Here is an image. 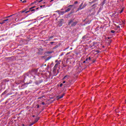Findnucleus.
I'll return each mask as SVG.
<instances>
[{"instance_id":"nucleus-18","label":"nucleus","mask_w":126,"mask_h":126,"mask_svg":"<svg viewBox=\"0 0 126 126\" xmlns=\"http://www.w3.org/2000/svg\"><path fill=\"white\" fill-rule=\"evenodd\" d=\"M26 10H27L26 9H25V10H23L22 11H20L19 12V13H23L25 12V11H26Z\"/></svg>"},{"instance_id":"nucleus-30","label":"nucleus","mask_w":126,"mask_h":126,"mask_svg":"<svg viewBox=\"0 0 126 126\" xmlns=\"http://www.w3.org/2000/svg\"><path fill=\"white\" fill-rule=\"evenodd\" d=\"M111 32L114 34V33H116V31H115L114 30H112V31H111Z\"/></svg>"},{"instance_id":"nucleus-58","label":"nucleus","mask_w":126,"mask_h":126,"mask_svg":"<svg viewBox=\"0 0 126 126\" xmlns=\"http://www.w3.org/2000/svg\"><path fill=\"white\" fill-rule=\"evenodd\" d=\"M43 3H46V2H43Z\"/></svg>"},{"instance_id":"nucleus-55","label":"nucleus","mask_w":126,"mask_h":126,"mask_svg":"<svg viewBox=\"0 0 126 126\" xmlns=\"http://www.w3.org/2000/svg\"><path fill=\"white\" fill-rule=\"evenodd\" d=\"M67 49H68V48H65V50H67Z\"/></svg>"},{"instance_id":"nucleus-59","label":"nucleus","mask_w":126,"mask_h":126,"mask_svg":"<svg viewBox=\"0 0 126 126\" xmlns=\"http://www.w3.org/2000/svg\"><path fill=\"white\" fill-rule=\"evenodd\" d=\"M53 0H51V1H53Z\"/></svg>"},{"instance_id":"nucleus-3","label":"nucleus","mask_w":126,"mask_h":126,"mask_svg":"<svg viewBox=\"0 0 126 126\" xmlns=\"http://www.w3.org/2000/svg\"><path fill=\"white\" fill-rule=\"evenodd\" d=\"M58 73H59V69H53V74L54 76H57L58 75Z\"/></svg>"},{"instance_id":"nucleus-33","label":"nucleus","mask_w":126,"mask_h":126,"mask_svg":"<svg viewBox=\"0 0 126 126\" xmlns=\"http://www.w3.org/2000/svg\"><path fill=\"white\" fill-rule=\"evenodd\" d=\"M77 3H78V1H75L74 2V4H77Z\"/></svg>"},{"instance_id":"nucleus-61","label":"nucleus","mask_w":126,"mask_h":126,"mask_svg":"<svg viewBox=\"0 0 126 126\" xmlns=\"http://www.w3.org/2000/svg\"><path fill=\"white\" fill-rule=\"evenodd\" d=\"M95 62V61H93V63H94Z\"/></svg>"},{"instance_id":"nucleus-31","label":"nucleus","mask_w":126,"mask_h":126,"mask_svg":"<svg viewBox=\"0 0 126 126\" xmlns=\"http://www.w3.org/2000/svg\"><path fill=\"white\" fill-rule=\"evenodd\" d=\"M42 7H46V5H41L40 8H42Z\"/></svg>"},{"instance_id":"nucleus-37","label":"nucleus","mask_w":126,"mask_h":126,"mask_svg":"<svg viewBox=\"0 0 126 126\" xmlns=\"http://www.w3.org/2000/svg\"><path fill=\"white\" fill-rule=\"evenodd\" d=\"M36 106H37V109H39V108H40V105H36Z\"/></svg>"},{"instance_id":"nucleus-19","label":"nucleus","mask_w":126,"mask_h":126,"mask_svg":"<svg viewBox=\"0 0 126 126\" xmlns=\"http://www.w3.org/2000/svg\"><path fill=\"white\" fill-rule=\"evenodd\" d=\"M125 9V7H123L121 10L120 11V13H122L124 11V10Z\"/></svg>"},{"instance_id":"nucleus-39","label":"nucleus","mask_w":126,"mask_h":126,"mask_svg":"<svg viewBox=\"0 0 126 126\" xmlns=\"http://www.w3.org/2000/svg\"><path fill=\"white\" fill-rule=\"evenodd\" d=\"M63 84L66 83V82L65 81H64L63 82Z\"/></svg>"},{"instance_id":"nucleus-60","label":"nucleus","mask_w":126,"mask_h":126,"mask_svg":"<svg viewBox=\"0 0 126 126\" xmlns=\"http://www.w3.org/2000/svg\"><path fill=\"white\" fill-rule=\"evenodd\" d=\"M71 50H72V48H71Z\"/></svg>"},{"instance_id":"nucleus-4","label":"nucleus","mask_w":126,"mask_h":126,"mask_svg":"<svg viewBox=\"0 0 126 126\" xmlns=\"http://www.w3.org/2000/svg\"><path fill=\"white\" fill-rule=\"evenodd\" d=\"M35 7H36V6H35L32 7L31 8H30L29 11H28L26 12V13H29L32 12V11H35V10H36L33 9V8H35Z\"/></svg>"},{"instance_id":"nucleus-8","label":"nucleus","mask_w":126,"mask_h":126,"mask_svg":"<svg viewBox=\"0 0 126 126\" xmlns=\"http://www.w3.org/2000/svg\"><path fill=\"white\" fill-rule=\"evenodd\" d=\"M85 61H86V63H89V62H91V57H89L88 58H86Z\"/></svg>"},{"instance_id":"nucleus-22","label":"nucleus","mask_w":126,"mask_h":126,"mask_svg":"<svg viewBox=\"0 0 126 126\" xmlns=\"http://www.w3.org/2000/svg\"><path fill=\"white\" fill-rule=\"evenodd\" d=\"M47 54H52L53 53V51H47L46 52Z\"/></svg>"},{"instance_id":"nucleus-50","label":"nucleus","mask_w":126,"mask_h":126,"mask_svg":"<svg viewBox=\"0 0 126 126\" xmlns=\"http://www.w3.org/2000/svg\"><path fill=\"white\" fill-rule=\"evenodd\" d=\"M0 24H3V23H0Z\"/></svg>"},{"instance_id":"nucleus-34","label":"nucleus","mask_w":126,"mask_h":126,"mask_svg":"<svg viewBox=\"0 0 126 126\" xmlns=\"http://www.w3.org/2000/svg\"><path fill=\"white\" fill-rule=\"evenodd\" d=\"M117 29H120V28H121V27H120V26H117Z\"/></svg>"},{"instance_id":"nucleus-25","label":"nucleus","mask_w":126,"mask_h":126,"mask_svg":"<svg viewBox=\"0 0 126 126\" xmlns=\"http://www.w3.org/2000/svg\"><path fill=\"white\" fill-rule=\"evenodd\" d=\"M7 93V92L6 91H5L1 95H4V94H6Z\"/></svg>"},{"instance_id":"nucleus-1","label":"nucleus","mask_w":126,"mask_h":126,"mask_svg":"<svg viewBox=\"0 0 126 126\" xmlns=\"http://www.w3.org/2000/svg\"><path fill=\"white\" fill-rule=\"evenodd\" d=\"M38 72V69H32L31 70L29 71V73L25 74L23 75L24 81H25V79L27 76L29 77H31V75L33 76V75L35 74H37Z\"/></svg>"},{"instance_id":"nucleus-20","label":"nucleus","mask_w":126,"mask_h":126,"mask_svg":"<svg viewBox=\"0 0 126 126\" xmlns=\"http://www.w3.org/2000/svg\"><path fill=\"white\" fill-rule=\"evenodd\" d=\"M83 40H85V39H87V36L86 35L82 37Z\"/></svg>"},{"instance_id":"nucleus-27","label":"nucleus","mask_w":126,"mask_h":126,"mask_svg":"<svg viewBox=\"0 0 126 126\" xmlns=\"http://www.w3.org/2000/svg\"><path fill=\"white\" fill-rule=\"evenodd\" d=\"M56 64H57V65H59V64H61V61L58 62V63H56Z\"/></svg>"},{"instance_id":"nucleus-10","label":"nucleus","mask_w":126,"mask_h":126,"mask_svg":"<svg viewBox=\"0 0 126 126\" xmlns=\"http://www.w3.org/2000/svg\"><path fill=\"white\" fill-rule=\"evenodd\" d=\"M39 119H40L39 117H37L36 118H35L34 122H33V123H34V124H36V123H37Z\"/></svg>"},{"instance_id":"nucleus-12","label":"nucleus","mask_w":126,"mask_h":126,"mask_svg":"<svg viewBox=\"0 0 126 126\" xmlns=\"http://www.w3.org/2000/svg\"><path fill=\"white\" fill-rule=\"evenodd\" d=\"M64 13H65V12H64V11H60L59 13L60 15H63V14H64Z\"/></svg>"},{"instance_id":"nucleus-51","label":"nucleus","mask_w":126,"mask_h":126,"mask_svg":"<svg viewBox=\"0 0 126 126\" xmlns=\"http://www.w3.org/2000/svg\"><path fill=\"white\" fill-rule=\"evenodd\" d=\"M110 43H111L112 42V40H109Z\"/></svg>"},{"instance_id":"nucleus-54","label":"nucleus","mask_w":126,"mask_h":126,"mask_svg":"<svg viewBox=\"0 0 126 126\" xmlns=\"http://www.w3.org/2000/svg\"><path fill=\"white\" fill-rule=\"evenodd\" d=\"M22 126H25V125L24 124H23Z\"/></svg>"},{"instance_id":"nucleus-6","label":"nucleus","mask_w":126,"mask_h":126,"mask_svg":"<svg viewBox=\"0 0 126 126\" xmlns=\"http://www.w3.org/2000/svg\"><path fill=\"white\" fill-rule=\"evenodd\" d=\"M83 2H82L81 4L79 5V7L78 8L77 11L79 10H81V9H83Z\"/></svg>"},{"instance_id":"nucleus-46","label":"nucleus","mask_w":126,"mask_h":126,"mask_svg":"<svg viewBox=\"0 0 126 126\" xmlns=\"http://www.w3.org/2000/svg\"><path fill=\"white\" fill-rule=\"evenodd\" d=\"M94 3V1H92V3Z\"/></svg>"},{"instance_id":"nucleus-13","label":"nucleus","mask_w":126,"mask_h":126,"mask_svg":"<svg viewBox=\"0 0 126 126\" xmlns=\"http://www.w3.org/2000/svg\"><path fill=\"white\" fill-rule=\"evenodd\" d=\"M58 66H59V65H57V64H56L53 68V69H57Z\"/></svg>"},{"instance_id":"nucleus-53","label":"nucleus","mask_w":126,"mask_h":126,"mask_svg":"<svg viewBox=\"0 0 126 126\" xmlns=\"http://www.w3.org/2000/svg\"><path fill=\"white\" fill-rule=\"evenodd\" d=\"M23 0H20V1H22L23 2Z\"/></svg>"},{"instance_id":"nucleus-45","label":"nucleus","mask_w":126,"mask_h":126,"mask_svg":"<svg viewBox=\"0 0 126 126\" xmlns=\"http://www.w3.org/2000/svg\"><path fill=\"white\" fill-rule=\"evenodd\" d=\"M41 98H42V97H39L38 98V99H41Z\"/></svg>"},{"instance_id":"nucleus-43","label":"nucleus","mask_w":126,"mask_h":126,"mask_svg":"<svg viewBox=\"0 0 126 126\" xmlns=\"http://www.w3.org/2000/svg\"><path fill=\"white\" fill-rule=\"evenodd\" d=\"M36 10H38L39 9V7H37L36 8Z\"/></svg>"},{"instance_id":"nucleus-9","label":"nucleus","mask_w":126,"mask_h":126,"mask_svg":"<svg viewBox=\"0 0 126 126\" xmlns=\"http://www.w3.org/2000/svg\"><path fill=\"white\" fill-rule=\"evenodd\" d=\"M63 19H61L60 21H59V25H60V26H63Z\"/></svg>"},{"instance_id":"nucleus-23","label":"nucleus","mask_w":126,"mask_h":126,"mask_svg":"<svg viewBox=\"0 0 126 126\" xmlns=\"http://www.w3.org/2000/svg\"><path fill=\"white\" fill-rule=\"evenodd\" d=\"M31 83H32V81H30L29 82H27V83H26V84L28 85V84H30Z\"/></svg>"},{"instance_id":"nucleus-29","label":"nucleus","mask_w":126,"mask_h":126,"mask_svg":"<svg viewBox=\"0 0 126 126\" xmlns=\"http://www.w3.org/2000/svg\"><path fill=\"white\" fill-rule=\"evenodd\" d=\"M54 36H49V39H54Z\"/></svg>"},{"instance_id":"nucleus-41","label":"nucleus","mask_w":126,"mask_h":126,"mask_svg":"<svg viewBox=\"0 0 126 126\" xmlns=\"http://www.w3.org/2000/svg\"><path fill=\"white\" fill-rule=\"evenodd\" d=\"M112 37H107V39H111Z\"/></svg>"},{"instance_id":"nucleus-49","label":"nucleus","mask_w":126,"mask_h":126,"mask_svg":"<svg viewBox=\"0 0 126 126\" xmlns=\"http://www.w3.org/2000/svg\"><path fill=\"white\" fill-rule=\"evenodd\" d=\"M92 6H95V4L93 5Z\"/></svg>"},{"instance_id":"nucleus-28","label":"nucleus","mask_w":126,"mask_h":126,"mask_svg":"<svg viewBox=\"0 0 126 126\" xmlns=\"http://www.w3.org/2000/svg\"><path fill=\"white\" fill-rule=\"evenodd\" d=\"M35 123L34 122H32V123H31V124H30L29 125V126H33V125H34Z\"/></svg>"},{"instance_id":"nucleus-52","label":"nucleus","mask_w":126,"mask_h":126,"mask_svg":"<svg viewBox=\"0 0 126 126\" xmlns=\"http://www.w3.org/2000/svg\"><path fill=\"white\" fill-rule=\"evenodd\" d=\"M34 117H35V115H33V116H32V117H33V118H34Z\"/></svg>"},{"instance_id":"nucleus-40","label":"nucleus","mask_w":126,"mask_h":126,"mask_svg":"<svg viewBox=\"0 0 126 126\" xmlns=\"http://www.w3.org/2000/svg\"><path fill=\"white\" fill-rule=\"evenodd\" d=\"M41 104H42V105H45V102H42L41 103Z\"/></svg>"},{"instance_id":"nucleus-32","label":"nucleus","mask_w":126,"mask_h":126,"mask_svg":"<svg viewBox=\"0 0 126 126\" xmlns=\"http://www.w3.org/2000/svg\"><path fill=\"white\" fill-rule=\"evenodd\" d=\"M3 21L4 22L5 21H10L9 20V19H6V20H4Z\"/></svg>"},{"instance_id":"nucleus-14","label":"nucleus","mask_w":126,"mask_h":126,"mask_svg":"<svg viewBox=\"0 0 126 126\" xmlns=\"http://www.w3.org/2000/svg\"><path fill=\"white\" fill-rule=\"evenodd\" d=\"M106 2H107V0H104L103 2L101 3L102 5H104V4H105V3H106Z\"/></svg>"},{"instance_id":"nucleus-24","label":"nucleus","mask_w":126,"mask_h":126,"mask_svg":"<svg viewBox=\"0 0 126 126\" xmlns=\"http://www.w3.org/2000/svg\"><path fill=\"white\" fill-rule=\"evenodd\" d=\"M96 44V42H93V43H92V46L93 47H95V45Z\"/></svg>"},{"instance_id":"nucleus-26","label":"nucleus","mask_w":126,"mask_h":126,"mask_svg":"<svg viewBox=\"0 0 126 126\" xmlns=\"http://www.w3.org/2000/svg\"><path fill=\"white\" fill-rule=\"evenodd\" d=\"M86 5H87L86 3H84V4H83V9L86 6Z\"/></svg>"},{"instance_id":"nucleus-57","label":"nucleus","mask_w":126,"mask_h":126,"mask_svg":"<svg viewBox=\"0 0 126 126\" xmlns=\"http://www.w3.org/2000/svg\"><path fill=\"white\" fill-rule=\"evenodd\" d=\"M59 10H58V11H57V12H59Z\"/></svg>"},{"instance_id":"nucleus-62","label":"nucleus","mask_w":126,"mask_h":126,"mask_svg":"<svg viewBox=\"0 0 126 126\" xmlns=\"http://www.w3.org/2000/svg\"><path fill=\"white\" fill-rule=\"evenodd\" d=\"M33 77L35 78V76H33Z\"/></svg>"},{"instance_id":"nucleus-48","label":"nucleus","mask_w":126,"mask_h":126,"mask_svg":"<svg viewBox=\"0 0 126 126\" xmlns=\"http://www.w3.org/2000/svg\"><path fill=\"white\" fill-rule=\"evenodd\" d=\"M60 56H63V54H62Z\"/></svg>"},{"instance_id":"nucleus-36","label":"nucleus","mask_w":126,"mask_h":126,"mask_svg":"<svg viewBox=\"0 0 126 126\" xmlns=\"http://www.w3.org/2000/svg\"><path fill=\"white\" fill-rule=\"evenodd\" d=\"M26 0H24L23 1V3H25V2H26Z\"/></svg>"},{"instance_id":"nucleus-21","label":"nucleus","mask_w":126,"mask_h":126,"mask_svg":"<svg viewBox=\"0 0 126 126\" xmlns=\"http://www.w3.org/2000/svg\"><path fill=\"white\" fill-rule=\"evenodd\" d=\"M16 14L10 15V16H7V17H6V18H8L9 17H11V16H13V15H16Z\"/></svg>"},{"instance_id":"nucleus-63","label":"nucleus","mask_w":126,"mask_h":126,"mask_svg":"<svg viewBox=\"0 0 126 126\" xmlns=\"http://www.w3.org/2000/svg\"><path fill=\"white\" fill-rule=\"evenodd\" d=\"M125 102H126V100H125Z\"/></svg>"},{"instance_id":"nucleus-35","label":"nucleus","mask_w":126,"mask_h":126,"mask_svg":"<svg viewBox=\"0 0 126 126\" xmlns=\"http://www.w3.org/2000/svg\"><path fill=\"white\" fill-rule=\"evenodd\" d=\"M50 44H51V45H53V44H54V43H55V42L52 41V42H50Z\"/></svg>"},{"instance_id":"nucleus-42","label":"nucleus","mask_w":126,"mask_h":126,"mask_svg":"<svg viewBox=\"0 0 126 126\" xmlns=\"http://www.w3.org/2000/svg\"><path fill=\"white\" fill-rule=\"evenodd\" d=\"M58 62H59V61H58V60H56V61H55V63H58Z\"/></svg>"},{"instance_id":"nucleus-44","label":"nucleus","mask_w":126,"mask_h":126,"mask_svg":"<svg viewBox=\"0 0 126 126\" xmlns=\"http://www.w3.org/2000/svg\"><path fill=\"white\" fill-rule=\"evenodd\" d=\"M96 0H94L93 1H94V2H96Z\"/></svg>"},{"instance_id":"nucleus-47","label":"nucleus","mask_w":126,"mask_h":126,"mask_svg":"<svg viewBox=\"0 0 126 126\" xmlns=\"http://www.w3.org/2000/svg\"><path fill=\"white\" fill-rule=\"evenodd\" d=\"M97 53H99V50L96 51Z\"/></svg>"},{"instance_id":"nucleus-56","label":"nucleus","mask_w":126,"mask_h":126,"mask_svg":"<svg viewBox=\"0 0 126 126\" xmlns=\"http://www.w3.org/2000/svg\"><path fill=\"white\" fill-rule=\"evenodd\" d=\"M30 25H31V24H29V26H30Z\"/></svg>"},{"instance_id":"nucleus-17","label":"nucleus","mask_w":126,"mask_h":126,"mask_svg":"<svg viewBox=\"0 0 126 126\" xmlns=\"http://www.w3.org/2000/svg\"><path fill=\"white\" fill-rule=\"evenodd\" d=\"M52 58L51 56H49L48 58H47L45 60V61H49L50 59H51Z\"/></svg>"},{"instance_id":"nucleus-16","label":"nucleus","mask_w":126,"mask_h":126,"mask_svg":"<svg viewBox=\"0 0 126 126\" xmlns=\"http://www.w3.org/2000/svg\"><path fill=\"white\" fill-rule=\"evenodd\" d=\"M83 63H85V65L86 66H87V64H86V63H86V60H85L84 61H83V62L82 63V64H83Z\"/></svg>"},{"instance_id":"nucleus-7","label":"nucleus","mask_w":126,"mask_h":126,"mask_svg":"<svg viewBox=\"0 0 126 126\" xmlns=\"http://www.w3.org/2000/svg\"><path fill=\"white\" fill-rule=\"evenodd\" d=\"M63 96H64V94H63L61 96V95H58L57 96V99L58 100H60V99H62L63 98Z\"/></svg>"},{"instance_id":"nucleus-2","label":"nucleus","mask_w":126,"mask_h":126,"mask_svg":"<svg viewBox=\"0 0 126 126\" xmlns=\"http://www.w3.org/2000/svg\"><path fill=\"white\" fill-rule=\"evenodd\" d=\"M77 23H78V22L75 21L74 22V19H71L68 20V25L71 27H74L75 26H76L77 25Z\"/></svg>"},{"instance_id":"nucleus-15","label":"nucleus","mask_w":126,"mask_h":126,"mask_svg":"<svg viewBox=\"0 0 126 126\" xmlns=\"http://www.w3.org/2000/svg\"><path fill=\"white\" fill-rule=\"evenodd\" d=\"M67 78H68V75H65L63 78V80L64 79H66Z\"/></svg>"},{"instance_id":"nucleus-38","label":"nucleus","mask_w":126,"mask_h":126,"mask_svg":"<svg viewBox=\"0 0 126 126\" xmlns=\"http://www.w3.org/2000/svg\"><path fill=\"white\" fill-rule=\"evenodd\" d=\"M60 87H63V83L60 84Z\"/></svg>"},{"instance_id":"nucleus-5","label":"nucleus","mask_w":126,"mask_h":126,"mask_svg":"<svg viewBox=\"0 0 126 126\" xmlns=\"http://www.w3.org/2000/svg\"><path fill=\"white\" fill-rule=\"evenodd\" d=\"M72 6H73V5H69L68 6L67 9H66L65 11V12H68V11H70V10L71 9V7H72Z\"/></svg>"},{"instance_id":"nucleus-11","label":"nucleus","mask_w":126,"mask_h":126,"mask_svg":"<svg viewBox=\"0 0 126 126\" xmlns=\"http://www.w3.org/2000/svg\"><path fill=\"white\" fill-rule=\"evenodd\" d=\"M41 1H43V0H36L33 3H32V4H33V3H36V2H41Z\"/></svg>"}]
</instances>
